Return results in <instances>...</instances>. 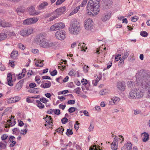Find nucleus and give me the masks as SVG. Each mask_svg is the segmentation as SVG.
<instances>
[{
	"label": "nucleus",
	"instance_id": "c9c22d12",
	"mask_svg": "<svg viewBox=\"0 0 150 150\" xmlns=\"http://www.w3.org/2000/svg\"><path fill=\"white\" fill-rule=\"evenodd\" d=\"M107 92V90L105 89H102L101 90L99 93L100 95H104Z\"/></svg>",
	"mask_w": 150,
	"mask_h": 150
},
{
	"label": "nucleus",
	"instance_id": "393cba45",
	"mask_svg": "<svg viewBox=\"0 0 150 150\" xmlns=\"http://www.w3.org/2000/svg\"><path fill=\"white\" fill-rule=\"evenodd\" d=\"M7 37V35L6 34L4 33H0V41L6 39Z\"/></svg>",
	"mask_w": 150,
	"mask_h": 150
},
{
	"label": "nucleus",
	"instance_id": "4468645a",
	"mask_svg": "<svg viewBox=\"0 0 150 150\" xmlns=\"http://www.w3.org/2000/svg\"><path fill=\"white\" fill-rule=\"evenodd\" d=\"M117 88L121 91H124L125 89V83L124 82H119L117 83Z\"/></svg>",
	"mask_w": 150,
	"mask_h": 150
},
{
	"label": "nucleus",
	"instance_id": "a19ab883",
	"mask_svg": "<svg viewBox=\"0 0 150 150\" xmlns=\"http://www.w3.org/2000/svg\"><path fill=\"white\" fill-rule=\"evenodd\" d=\"M75 74L76 73L73 70L70 71L68 74V75L71 76H75Z\"/></svg>",
	"mask_w": 150,
	"mask_h": 150
},
{
	"label": "nucleus",
	"instance_id": "37998d69",
	"mask_svg": "<svg viewBox=\"0 0 150 150\" xmlns=\"http://www.w3.org/2000/svg\"><path fill=\"white\" fill-rule=\"evenodd\" d=\"M39 100L40 101V102L41 101L44 103H46L48 102V100H47L45 98L43 97L42 98H40V100Z\"/></svg>",
	"mask_w": 150,
	"mask_h": 150
},
{
	"label": "nucleus",
	"instance_id": "e433bc0d",
	"mask_svg": "<svg viewBox=\"0 0 150 150\" xmlns=\"http://www.w3.org/2000/svg\"><path fill=\"white\" fill-rule=\"evenodd\" d=\"M40 79V76H36L35 78V80L37 83L40 84L41 82Z\"/></svg>",
	"mask_w": 150,
	"mask_h": 150
},
{
	"label": "nucleus",
	"instance_id": "a211bd4d",
	"mask_svg": "<svg viewBox=\"0 0 150 150\" xmlns=\"http://www.w3.org/2000/svg\"><path fill=\"white\" fill-rule=\"evenodd\" d=\"M45 81H44L42 82V83L40 85V87L44 88H47L50 87L51 85V82L49 81H46L47 83H44V82Z\"/></svg>",
	"mask_w": 150,
	"mask_h": 150
},
{
	"label": "nucleus",
	"instance_id": "58836bf2",
	"mask_svg": "<svg viewBox=\"0 0 150 150\" xmlns=\"http://www.w3.org/2000/svg\"><path fill=\"white\" fill-rule=\"evenodd\" d=\"M22 86L21 84L17 83L15 86V89L18 91L20 90Z\"/></svg>",
	"mask_w": 150,
	"mask_h": 150
},
{
	"label": "nucleus",
	"instance_id": "473e14b6",
	"mask_svg": "<svg viewBox=\"0 0 150 150\" xmlns=\"http://www.w3.org/2000/svg\"><path fill=\"white\" fill-rule=\"evenodd\" d=\"M35 65L38 67H41L43 66V64L42 62L40 60L38 61V63H35Z\"/></svg>",
	"mask_w": 150,
	"mask_h": 150
},
{
	"label": "nucleus",
	"instance_id": "72a5a7b5",
	"mask_svg": "<svg viewBox=\"0 0 150 150\" xmlns=\"http://www.w3.org/2000/svg\"><path fill=\"white\" fill-rule=\"evenodd\" d=\"M97 78H96V79L93 80L92 81V83L94 86L97 85V83L100 79V78H98V77H97Z\"/></svg>",
	"mask_w": 150,
	"mask_h": 150
},
{
	"label": "nucleus",
	"instance_id": "423d86ee",
	"mask_svg": "<svg viewBox=\"0 0 150 150\" xmlns=\"http://www.w3.org/2000/svg\"><path fill=\"white\" fill-rule=\"evenodd\" d=\"M58 43L57 42H51L46 38V40H44L40 45V47L44 48H48L51 47H54L57 45Z\"/></svg>",
	"mask_w": 150,
	"mask_h": 150
},
{
	"label": "nucleus",
	"instance_id": "de8ad7c7",
	"mask_svg": "<svg viewBox=\"0 0 150 150\" xmlns=\"http://www.w3.org/2000/svg\"><path fill=\"white\" fill-rule=\"evenodd\" d=\"M66 134L68 136L69 135H71L73 134V132L71 130L68 129H67V132L66 133Z\"/></svg>",
	"mask_w": 150,
	"mask_h": 150
},
{
	"label": "nucleus",
	"instance_id": "052dcab7",
	"mask_svg": "<svg viewBox=\"0 0 150 150\" xmlns=\"http://www.w3.org/2000/svg\"><path fill=\"white\" fill-rule=\"evenodd\" d=\"M15 139V137L13 136H11L9 138V140L10 142H11L12 143H13V142H16L15 141L13 140Z\"/></svg>",
	"mask_w": 150,
	"mask_h": 150
},
{
	"label": "nucleus",
	"instance_id": "6e6d98bb",
	"mask_svg": "<svg viewBox=\"0 0 150 150\" xmlns=\"http://www.w3.org/2000/svg\"><path fill=\"white\" fill-rule=\"evenodd\" d=\"M15 103L17 102L20 99V98L19 97H14L13 98Z\"/></svg>",
	"mask_w": 150,
	"mask_h": 150
},
{
	"label": "nucleus",
	"instance_id": "2f4dec72",
	"mask_svg": "<svg viewBox=\"0 0 150 150\" xmlns=\"http://www.w3.org/2000/svg\"><path fill=\"white\" fill-rule=\"evenodd\" d=\"M132 145L131 143L128 142L127 144L126 147L127 150H132Z\"/></svg>",
	"mask_w": 150,
	"mask_h": 150
},
{
	"label": "nucleus",
	"instance_id": "ddd939ff",
	"mask_svg": "<svg viewBox=\"0 0 150 150\" xmlns=\"http://www.w3.org/2000/svg\"><path fill=\"white\" fill-rule=\"evenodd\" d=\"M66 32L63 30H59L57 31L55 34L56 38L58 39L62 40L65 38Z\"/></svg>",
	"mask_w": 150,
	"mask_h": 150
},
{
	"label": "nucleus",
	"instance_id": "39448f33",
	"mask_svg": "<svg viewBox=\"0 0 150 150\" xmlns=\"http://www.w3.org/2000/svg\"><path fill=\"white\" fill-rule=\"evenodd\" d=\"M66 8L64 6L61 7L57 9L53 13V16L49 18L50 21H52L58 17L59 16L63 13L65 11Z\"/></svg>",
	"mask_w": 150,
	"mask_h": 150
},
{
	"label": "nucleus",
	"instance_id": "13d9d810",
	"mask_svg": "<svg viewBox=\"0 0 150 150\" xmlns=\"http://www.w3.org/2000/svg\"><path fill=\"white\" fill-rule=\"evenodd\" d=\"M67 103L69 104H74L75 103V100H68L67 102Z\"/></svg>",
	"mask_w": 150,
	"mask_h": 150
},
{
	"label": "nucleus",
	"instance_id": "79ce46f5",
	"mask_svg": "<svg viewBox=\"0 0 150 150\" xmlns=\"http://www.w3.org/2000/svg\"><path fill=\"white\" fill-rule=\"evenodd\" d=\"M8 137V136L6 134H4L1 136V138L3 141H4V140L6 139Z\"/></svg>",
	"mask_w": 150,
	"mask_h": 150
},
{
	"label": "nucleus",
	"instance_id": "5fc2aeb1",
	"mask_svg": "<svg viewBox=\"0 0 150 150\" xmlns=\"http://www.w3.org/2000/svg\"><path fill=\"white\" fill-rule=\"evenodd\" d=\"M12 131L13 133H18L20 132L19 129L17 128H14L13 129Z\"/></svg>",
	"mask_w": 150,
	"mask_h": 150
},
{
	"label": "nucleus",
	"instance_id": "0eeeda50",
	"mask_svg": "<svg viewBox=\"0 0 150 150\" xmlns=\"http://www.w3.org/2000/svg\"><path fill=\"white\" fill-rule=\"evenodd\" d=\"M33 29L32 27L22 29L20 31V34L23 37H26L32 34Z\"/></svg>",
	"mask_w": 150,
	"mask_h": 150
},
{
	"label": "nucleus",
	"instance_id": "69168bd1",
	"mask_svg": "<svg viewBox=\"0 0 150 150\" xmlns=\"http://www.w3.org/2000/svg\"><path fill=\"white\" fill-rule=\"evenodd\" d=\"M59 108L62 109V110H64L65 108L66 105H62L61 104H60L59 106Z\"/></svg>",
	"mask_w": 150,
	"mask_h": 150
},
{
	"label": "nucleus",
	"instance_id": "1a4fd4ad",
	"mask_svg": "<svg viewBox=\"0 0 150 150\" xmlns=\"http://www.w3.org/2000/svg\"><path fill=\"white\" fill-rule=\"evenodd\" d=\"M65 26L64 24L62 23H58L51 26L50 30L51 31H54L60 30L64 28Z\"/></svg>",
	"mask_w": 150,
	"mask_h": 150
},
{
	"label": "nucleus",
	"instance_id": "a878e982",
	"mask_svg": "<svg viewBox=\"0 0 150 150\" xmlns=\"http://www.w3.org/2000/svg\"><path fill=\"white\" fill-rule=\"evenodd\" d=\"M36 102L37 103V106L40 109H42L44 108V105L42 104L41 102L39 100H36Z\"/></svg>",
	"mask_w": 150,
	"mask_h": 150
},
{
	"label": "nucleus",
	"instance_id": "f704fd0d",
	"mask_svg": "<svg viewBox=\"0 0 150 150\" xmlns=\"http://www.w3.org/2000/svg\"><path fill=\"white\" fill-rule=\"evenodd\" d=\"M140 35L143 37H146L148 35V33L145 31H142L140 32Z\"/></svg>",
	"mask_w": 150,
	"mask_h": 150
},
{
	"label": "nucleus",
	"instance_id": "4c0bfd02",
	"mask_svg": "<svg viewBox=\"0 0 150 150\" xmlns=\"http://www.w3.org/2000/svg\"><path fill=\"white\" fill-rule=\"evenodd\" d=\"M18 46L20 49L22 50H24L25 48V47L24 45L21 43H19L18 44Z\"/></svg>",
	"mask_w": 150,
	"mask_h": 150
},
{
	"label": "nucleus",
	"instance_id": "5701e85b",
	"mask_svg": "<svg viewBox=\"0 0 150 150\" xmlns=\"http://www.w3.org/2000/svg\"><path fill=\"white\" fill-rule=\"evenodd\" d=\"M48 5V4L47 2H44L42 3L38 7V9L39 10L45 8V6Z\"/></svg>",
	"mask_w": 150,
	"mask_h": 150
},
{
	"label": "nucleus",
	"instance_id": "7c9ffc66",
	"mask_svg": "<svg viewBox=\"0 0 150 150\" xmlns=\"http://www.w3.org/2000/svg\"><path fill=\"white\" fill-rule=\"evenodd\" d=\"M8 122L9 123V126H5V127L6 128H7L10 127V126H13L15 125L16 124V121L15 120H14L13 122H12L11 120H9L8 121Z\"/></svg>",
	"mask_w": 150,
	"mask_h": 150
},
{
	"label": "nucleus",
	"instance_id": "f03ea898",
	"mask_svg": "<svg viewBox=\"0 0 150 150\" xmlns=\"http://www.w3.org/2000/svg\"><path fill=\"white\" fill-rule=\"evenodd\" d=\"M99 7L98 2H92L88 1L87 6L88 14L89 15H96L99 12Z\"/></svg>",
	"mask_w": 150,
	"mask_h": 150
},
{
	"label": "nucleus",
	"instance_id": "774afa93",
	"mask_svg": "<svg viewBox=\"0 0 150 150\" xmlns=\"http://www.w3.org/2000/svg\"><path fill=\"white\" fill-rule=\"evenodd\" d=\"M111 148L112 149L117 150V145H115L111 144Z\"/></svg>",
	"mask_w": 150,
	"mask_h": 150
},
{
	"label": "nucleus",
	"instance_id": "bf43d9fd",
	"mask_svg": "<svg viewBox=\"0 0 150 150\" xmlns=\"http://www.w3.org/2000/svg\"><path fill=\"white\" fill-rule=\"evenodd\" d=\"M29 86L30 88H33L36 86V84L34 83H32L30 84Z\"/></svg>",
	"mask_w": 150,
	"mask_h": 150
},
{
	"label": "nucleus",
	"instance_id": "cd10ccee",
	"mask_svg": "<svg viewBox=\"0 0 150 150\" xmlns=\"http://www.w3.org/2000/svg\"><path fill=\"white\" fill-rule=\"evenodd\" d=\"M39 89V88H35L28 90V91L31 93H37L38 92Z\"/></svg>",
	"mask_w": 150,
	"mask_h": 150
},
{
	"label": "nucleus",
	"instance_id": "680f3d73",
	"mask_svg": "<svg viewBox=\"0 0 150 150\" xmlns=\"http://www.w3.org/2000/svg\"><path fill=\"white\" fill-rule=\"evenodd\" d=\"M88 66L85 65L83 67V71L84 72L86 73L88 71Z\"/></svg>",
	"mask_w": 150,
	"mask_h": 150
},
{
	"label": "nucleus",
	"instance_id": "b1692460",
	"mask_svg": "<svg viewBox=\"0 0 150 150\" xmlns=\"http://www.w3.org/2000/svg\"><path fill=\"white\" fill-rule=\"evenodd\" d=\"M129 51H126L122 54V61L124 62L125 59L127 58L129 56Z\"/></svg>",
	"mask_w": 150,
	"mask_h": 150
},
{
	"label": "nucleus",
	"instance_id": "aec40b11",
	"mask_svg": "<svg viewBox=\"0 0 150 150\" xmlns=\"http://www.w3.org/2000/svg\"><path fill=\"white\" fill-rule=\"evenodd\" d=\"M7 146V142L5 141L0 142V150H4L6 149Z\"/></svg>",
	"mask_w": 150,
	"mask_h": 150
},
{
	"label": "nucleus",
	"instance_id": "09e8293b",
	"mask_svg": "<svg viewBox=\"0 0 150 150\" xmlns=\"http://www.w3.org/2000/svg\"><path fill=\"white\" fill-rule=\"evenodd\" d=\"M14 101L13 98H11L8 100L7 102L9 104L12 103H15Z\"/></svg>",
	"mask_w": 150,
	"mask_h": 150
},
{
	"label": "nucleus",
	"instance_id": "0e129e2a",
	"mask_svg": "<svg viewBox=\"0 0 150 150\" xmlns=\"http://www.w3.org/2000/svg\"><path fill=\"white\" fill-rule=\"evenodd\" d=\"M94 128V126L91 123L90 125L88 128V130L89 132L93 131Z\"/></svg>",
	"mask_w": 150,
	"mask_h": 150
},
{
	"label": "nucleus",
	"instance_id": "dca6fc26",
	"mask_svg": "<svg viewBox=\"0 0 150 150\" xmlns=\"http://www.w3.org/2000/svg\"><path fill=\"white\" fill-rule=\"evenodd\" d=\"M111 13H109L103 14L101 17V20L104 22L108 20L111 17Z\"/></svg>",
	"mask_w": 150,
	"mask_h": 150
},
{
	"label": "nucleus",
	"instance_id": "bb28decb",
	"mask_svg": "<svg viewBox=\"0 0 150 150\" xmlns=\"http://www.w3.org/2000/svg\"><path fill=\"white\" fill-rule=\"evenodd\" d=\"M80 8V6H78L76 7L70 13V15H72L77 13L79 10Z\"/></svg>",
	"mask_w": 150,
	"mask_h": 150
},
{
	"label": "nucleus",
	"instance_id": "f8f14e48",
	"mask_svg": "<svg viewBox=\"0 0 150 150\" xmlns=\"http://www.w3.org/2000/svg\"><path fill=\"white\" fill-rule=\"evenodd\" d=\"M38 20L37 17L27 18L23 21V23L24 25H30L36 23Z\"/></svg>",
	"mask_w": 150,
	"mask_h": 150
},
{
	"label": "nucleus",
	"instance_id": "c85d7f7f",
	"mask_svg": "<svg viewBox=\"0 0 150 150\" xmlns=\"http://www.w3.org/2000/svg\"><path fill=\"white\" fill-rule=\"evenodd\" d=\"M104 3L105 6L109 7H110L112 5V1L111 0H105Z\"/></svg>",
	"mask_w": 150,
	"mask_h": 150
},
{
	"label": "nucleus",
	"instance_id": "c03bdc74",
	"mask_svg": "<svg viewBox=\"0 0 150 150\" xmlns=\"http://www.w3.org/2000/svg\"><path fill=\"white\" fill-rule=\"evenodd\" d=\"M76 108L74 107H71L68 109V111L70 113H72L76 111Z\"/></svg>",
	"mask_w": 150,
	"mask_h": 150
},
{
	"label": "nucleus",
	"instance_id": "9b49d317",
	"mask_svg": "<svg viewBox=\"0 0 150 150\" xmlns=\"http://www.w3.org/2000/svg\"><path fill=\"white\" fill-rule=\"evenodd\" d=\"M46 121V123L45 124V126L47 127V128H50L52 127L53 126L52 120L51 116L47 115H46V117H44L43 118Z\"/></svg>",
	"mask_w": 150,
	"mask_h": 150
},
{
	"label": "nucleus",
	"instance_id": "3c124183",
	"mask_svg": "<svg viewBox=\"0 0 150 150\" xmlns=\"http://www.w3.org/2000/svg\"><path fill=\"white\" fill-rule=\"evenodd\" d=\"M65 0H57L56 3L57 5H58L62 4Z\"/></svg>",
	"mask_w": 150,
	"mask_h": 150
},
{
	"label": "nucleus",
	"instance_id": "338daca9",
	"mask_svg": "<svg viewBox=\"0 0 150 150\" xmlns=\"http://www.w3.org/2000/svg\"><path fill=\"white\" fill-rule=\"evenodd\" d=\"M81 88L79 87H77L75 90V92L77 94H79L80 92Z\"/></svg>",
	"mask_w": 150,
	"mask_h": 150
},
{
	"label": "nucleus",
	"instance_id": "8fccbe9b",
	"mask_svg": "<svg viewBox=\"0 0 150 150\" xmlns=\"http://www.w3.org/2000/svg\"><path fill=\"white\" fill-rule=\"evenodd\" d=\"M88 0H83L81 4V7H83L85 6Z\"/></svg>",
	"mask_w": 150,
	"mask_h": 150
},
{
	"label": "nucleus",
	"instance_id": "864d4df0",
	"mask_svg": "<svg viewBox=\"0 0 150 150\" xmlns=\"http://www.w3.org/2000/svg\"><path fill=\"white\" fill-rule=\"evenodd\" d=\"M87 80L84 79H82L81 81V82L83 83V85H86L87 83Z\"/></svg>",
	"mask_w": 150,
	"mask_h": 150
},
{
	"label": "nucleus",
	"instance_id": "e2e57ef3",
	"mask_svg": "<svg viewBox=\"0 0 150 150\" xmlns=\"http://www.w3.org/2000/svg\"><path fill=\"white\" fill-rule=\"evenodd\" d=\"M54 112L55 114L58 115L60 114V110L59 109H55L54 111Z\"/></svg>",
	"mask_w": 150,
	"mask_h": 150
},
{
	"label": "nucleus",
	"instance_id": "ea45409f",
	"mask_svg": "<svg viewBox=\"0 0 150 150\" xmlns=\"http://www.w3.org/2000/svg\"><path fill=\"white\" fill-rule=\"evenodd\" d=\"M64 128L62 127L61 128H58L57 129L56 131L57 132H58L59 133H61L62 134L63 133V132L64 131Z\"/></svg>",
	"mask_w": 150,
	"mask_h": 150
},
{
	"label": "nucleus",
	"instance_id": "7ed1b4c3",
	"mask_svg": "<svg viewBox=\"0 0 150 150\" xmlns=\"http://www.w3.org/2000/svg\"><path fill=\"white\" fill-rule=\"evenodd\" d=\"M79 23L76 20L72 21L69 28V32L71 34L74 35L78 34L81 30Z\"/></svg>",
	"mask_w": 150,
	"mask_h": 150
},
{
	"label": "nucleus",
	"instance_id": "f3484780",
	"mask_svg": "<svg viewBox=\"0 0 150 150\" xmlns=\"http://www.w3.org/2000/svg\"><path fill=\"white\" fill-rule=\"evenodd\" d=\"M12 79L11 74L10 73H8L7 78V84L11 86H12L13 85Z\"/></svg>",
	"mask_w": 150,
	"mask_h": 150
},
{
	"label": "nucleus",
	"instance_id": "4d7b16f0",
	"mask_svg": "<svg viewBox=\"0 0 150 150\" xmlns=\"http://www.w3.org/2000/svg\"><path fill=\"white\" fill-rule=\"evenodd\" d=\"M76 123L74 125V127L76 130H77L79 129V123H78V122L76 121Z\"/></svg>",
	"mask_w": 150,
	"mask_h": 150
},
{
	"label": "nucleus",
	"instance_id": "4be33fe9",
	"mask_svg": "<svg viewBox=\"0 0 150 150\" xmlns=\"http://www.w3.org/2000/svg\"><path fill=\"white\" fill-rule=\"evenodd\" d=\"M143 135V137L142 138V141L143 142H146L149 139V135L146 132H144L142 133Z\"/></svg>",
	"mask_w": 150,
	"mask_h": 150
},
{
	"label": "nucleus",
	"instance_id": "6e6552de",
	"mask_svg": "<svg viewBox=\"0 0 150 150\" xmlns=\"http://www.w3.org/2000/svg\"><path fill=\"white\" fill-rule=\"evenodd\" d=\"M46 37L45 35L40 33L37 35L35 38V42L39 46L44 42L46 40Z\"/></svg>",
	"mask_w": 150,
	"mask_h": 150
},
{
	"label": "nucleus",
	"instance_id": "f257e3e1",
	"mask_svg": "<svg viewBox=\"0 0 150 150\" xmlns=\"http://www.w3.org/2000/svg\"><path fill=\"white\" fill-rule=\"evenodd\" d=\"M140 76L138 77L137 75H136L137 83H141L142 88L147 90L148 96L150 97V76L145 72Z\"/></svg>",
	"mask_w": 150,
	"mask_h": 150
},
{
	"label": "nucleus",
	"instance_id": "2eb2a0df",
	"mask_svg": "<svg viewBox=\"0 0 150 150\" xmlns=\"http://www.w3.org/2000/svg\"><path fill=\"white\" fill-rule=\"evenodd\" d=\"M29 13L30 15L36 16L39 14L40 12L36 11L35 10V8L31 6L29 8L28 10Z\"/></svg>",
	"mask_w": 150,
	"mask_h": 150
},
{
	"label": "nucleus",
	"instance_id": "9d476101",
	"mask_svg": "<svg viewBox=\"0 0 150 150\" xmlns=\"http://www.w3.org/2000/svg\"><path fill=\"white\" fill-rule=\"evenodd\" d=\"M93 22L91 19L88 18L85 21L84 26L86 30H91L93 28Z\"/></svg>",
	"mask_w": 150,
	"mask_h": 150
},
{
	"label": "nucleus",
	"instance_id": "412c9836",
	"mask_svg": "<svg viewBox=\"0 0 150 150\" xmlns=\"http://www.w3.org/2000/svg\"><path fill=\"white\" fill-rule=\"evenodd\" d=\"M18 55V51L14 50L11 54L10 56L11 58L15 59L17 58Z\"/></svg>",
	"mask_w": 150,
	"mask_h": 150
},
{
	"label": "nucleus",
	"instance_id": "49530a36",
	"mask_svg": "<svg viewBox=\"0 0 150 150\" xmlns=\"http://www.w3.org/2000/svg\"><path fill=\"white\" fill-rule=\"evenodd\" d=\"M68 121V119L66 117L62 118L61 120L62 123L63 124H65L67 123Z\"/></svg>",
	"mask_w": 150,
	"mask_h": 150
},
{
	"label": "nucleus",
	"instance_id": "603ef678",
	"mask_svg": "<svg viewBox=\"0 0 150 150\" xmlns=\"http://www.w3.org/2000/svg\"><path fill=\"white\" fill-rule=\"evenodd\" d=\"M139 18L137 16L132 17L131 18V19L132 21L135 22L137 21Z\"/></svg>",
	"mask_w": 150,
	"mask_h": 150
},
{
	"label": "nucleus",
	"instance_id": "c756f323",
	"mask_svg": "<svg viewBox=\"0 0 150 150\" xmlns=\"http://www.w3.org/2000/svg\"><path fill=\"white\" fill-rule=\"evenodd\" d=\"M112 100L115 104H117L120 100V98L117 97H114L112 98Z\"/></svg>",
	"mask_w": 150,
	"mask_h": 150
},
{
	"label": "nucleus",
	"instance_id": "6ab92c4d",
	"mask_svg": "<svg viewBox=\"0 0 150 150\" xmlns=\"http://www.w3.org/2000/svg\"><path fill=\"white\" fill-rule=\"evenodd\" d=\"M0 25L4 28L9 27L11 25L9 23L6 22L0 19Z\"/></svg>",
	"mask_w": 150,
	"mask_h": 150
},
{
	"label": "nucleus",
	"instance_id": "a18cd8bd",
	"mask_svg": "<svg viewBox=\"0 0 150 150\" xmlns=\"http://www.w3.org/2000/svg\"><path fill=\"white\" fill-rule=\"evenodd\" d=\"M50 72V74L52 76H54L57 74V72L56 70H53L52 72Z\"/></svg>",
	"mask_w": 150,
	"mask_h": 150
},
{
	"label": "nucleus",
	"instance_id": "20e7f679",
	"mask_svg": "<svg viewBox=\"0 0 150 150\" xmlns=\"http://www.w3.org/2000/svg\"><path fill=\"white\" fill-rule=\"evenodd\" d=\"M144 93L139 89H134L131 90L129 94V98H130L140 99L142 98Z\"/></svg>",
	"mask_w": 150,
	"mask_h": 150
}]
</instances>
